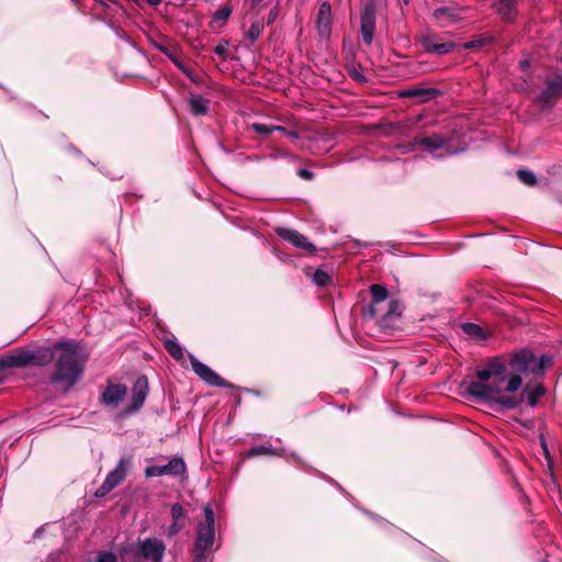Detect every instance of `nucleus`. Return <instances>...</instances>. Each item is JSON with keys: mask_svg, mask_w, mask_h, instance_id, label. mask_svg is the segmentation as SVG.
<instances>
[{"mask_svg": "<svg viewBox=\"0 0 562 562\" xmlns=\"http://www.w3.org/2000/svg\"><path fill=\"white\" fill-rule=\"evenodd\" d=\"M89 355L75 339L55 341L49 384L64 394L69 393L83 378Z\"/></svg>", "mask_w": 562, "mask_h": 562, "instance_id": "nucleus-1", "label": "nucleus"}, {"mask_svg": "<svg viewBox=\"0 0 562 562\" xmlns=\"http://www.w3.org/2000/svg\"><path fill=\"white\" fill-rule=\"evenodd\" d=\"M167 547L162 539L147 537L138 539L135 547H120L121 555L133 554V562H162Z\"/></svg>", "mask_w": 562, "mask_h": 562, "instance_id": "nucleus-2", "label": "nucleus"}, {"mask_svg": "<svg viewBox=\"0 0 562 562\" xmlns=\"http://www.w3.org/2000/svg\"><path fill=\"white\" fill-rule=\"evenodd\" d=\"M55 342L50 346H38L34 349H16L8 355L12 368L29 366L46 367L54 358Z\"/></svg>", "mask_w": 562, "mask_h": 562, "instance_id": "nucleus-3", "label": "nucleus"}, {"mask_svg": "<svg viewBox=\"0 0 562 562\" xmlns=\"http://www.w3.org/2000/svg\"><path fill=\"white\" fill-rule=\"evenodd\" d=\"M204 520L198 522L193 547L195 551H213L215 543V515L211 505L203 507Z\"/></svg>", "mask_w": 562, "mask_h": 562, "instance_id": "nucleus-4", "label": "nucleus"}, {"mask_svg": "<svg viewBox=\"0 0 562 562\" xmlns=\"http://www.w3.org/2000/svg\"><path fill=\"white\" fill-rule=\"evenodd\" d=\"M477 381H471L468 383L465 391L469 395L477 400H490L494 398V395L503 392V389L494 383H486L490 379L495 378L493 373L486 368V366L477 370Z\"/></svg>", "mask_w": 562, "mask_h": 562, "instance_id": "nucleus-5", "label": "nucleus"}, {"mask_svg": "<svg viewBox=\"0 0 562 562\" xmlns=\"http://www.w3.org/2000/svg\"><path fill=\"white\" fill-rule=\"evenodd\" d=\"M416 144L423 149L432 154L437 158H442L448 155H457L462 149L453 148L451 139L438 133L424 136L416 139Z\"/></svg>", "mask_w": 562, "mask_h": 562, "instance_id": "nucleus-6", "label": "nucleus"}, {"mask_svg": "<svg viewBox=\"0 0 562 562\" xmlns=\"http://www.w3.org/2000/svg\"><path fill=\"white\" fill-rule=\"evenodd\" d=\"M544 89L535 99L542 108H552L562 97V75L557 74L544 81Z\"/></svg>", "mask_w": 562, "mask_h": 562, "instance_id": "nucleus-7", "label": "nucleus"}, {"mask_svg": "<svg viewBox=\"0 0 562 562\" xmlns=\"http://www.w3.org/2000/svg\"><path fill=\"white\" fill-rule=\"evenodd\" d=\"M376 7L373 1L367 2L360 14V31L363 42L369 46L375 32Z\"/></svg>", "mask_w": 562, "mask_h": 562, "instance_id": "nucleus-8", "label": "nucleus"}, {"mask_svg": "<svg viewBox=\"0 0 562 562\" xmlns=\"http://www.w3.org/2000/svg\"><path fill=\"white\" fill-rule=\"evenodd\" d=\"M187 471L186 462L180 457H173L165 465H151L145 469L146 477H158L162 475H182Z\"/></svg>", "mask_w": 562, "mask_h": 562, "instance_id": "nucleus-9", "label": "nucleus"}, {"mask_svg": "<svg viewBox=\"0 0 562 562\" xmlns=\"http://www.w3.org/2000/svg\"><path fill=\"white\" fill-rule=\"evenodd\" d=\"M193 372L205 383L212 386H226L225 380L213 371L209 366L198 360L194 356H189Z\"/></svg>", "mask_w": 562, "mask_h": 562, "instance_id": "nucleus-10", "label": "nucleus"}, {"mask_svg": "<svg viewBox=\"0 0 562 562\" xmlns=\"http://www.w3.org/2000/svg\"><path fill=\"white\" fill-rule=\"evenodd\" d=\"M149 391L148 379L142 375L136 379L132 389L131 404L125 408V413L132 414L140 409Z\"/></svg>", "mask_w": 562, "mask_h": 562, "instance_id": "nucleus-11", "label": "nucleus"}, {"mask_svg": "<svg viewBox=\"0 0 562 562\" xmlns=\"http://www.w3.org/2000/svg\"><path fill=\"white\" fill-rule=\"evenodd\" d=\"M127 394V387L122 383L108 381L101 393V403L105 406L117 407Z\"/></svg>", "mask_w": 562, "mask_h": 562, "instance_id": "nucleus-12", "label": "nucleus"}, {"mask_svg": "<svg viewBox=\"0 0 562 562\" xmlns=\"http://www.w3.org/2000/svg\"><path fill=\"white\" fill-rule=\"evenodd\" d=\"M277 234L283 240L292 244L294 247L314 254L316 247L308 240L306 236L291 228H278Z\"/></svg>", "mask_w": 562, "mask_h": 562, "instance_id": "nucleus-13", "label": "nucleus"}, {"mask_svg": "<svg viewBox=\"0 0 562 562\" xmlns=\"http://www.w3.org/2000/svg\"><path fill=\"white\" fill-rule=\"evenodd\" d=\"M419 43L426 53L435 54L438 56L447 55L457 47V44L450 41L445 43H436L435 35L430 34L422 35Z\"/></svg>", "mask_w": 562, "mask_h": 562, "instance_id": "nucleus-14", "label": "nucleus"}, {"mask_svg": "<svg viewBox=\"0 0 562 562\" xmlns=\"http://www.w3.org/2000/svg\"><path fill=\"white\" fill-rule=\"evenodd\" d=\"M316 30L321 37L328 38L331 32V5L324 1L317 12Z\"/></svg>", "mask_w": 562, "mask_h": 562, "instance_id": "nucleus-15", "label": "nucleus"}, {"mask_svg": "<svg viewBox=\"0 0 562 562\" xmlns=\"http://www.w3.org/2000/svg\"><path fill=\"white\" fill-rule=\"evenodd\" d=\"M491 5L503 22L512 23L516 20L517 0H492Z\"/></svg>", "mask_w": 562, "mask_h": 562, "instance_id": "nucleus-16", "label": "nucleus"}, {"mask_svg": "<svg viewBox=\"0 0 562 562\" xmlns=\"http://www.w3.org/2000/svg\"><path fill=\"white\" fill-rule=\"evenodd\" d=\"M370 293L372 295V301L363 308V316L367 318H373L376 316V305L384 302L389 295V291L383 284H372L370 286Z\"/></svg>", "mask_w": 562, "mask_h": 562, "instance_id": "nucleus-17", "label": "nucleus"}, {"mask_svg": "<svg viewBox=\"0 0 562 562\" xmlns=\"http://www.w3.org/2000/svg\"><path fill=\"white\" fill-rule=\"evenodd\" d=\"M440 94L436 88H409L398 92L400 98H415L420 102H426L435 99Z\"/></svg>", "mask_w": 562, "mask_h": 562, "instance_id": "nucleus-18", "label": "nucleus"}, {"mask_svg": "<svg viewBox=\"0 0 562 562\" xmlns=\"http://www.w3.org/2000/svg\"><path fill=\"white\" fill-rule=\"evenodd\" d=\"M402 314V304L397 300H391L386 313L379 319V326L383 329L394 327V321Z\"/></svg>", "mask_w": 562, "mask_h": 562, "instance_id": "nucleus-19", "label": "nucleus"}, {"mask_svg": "<svg viewBox=\"0 0 562 562\" xmlns=\"http://www.w3.org/2000/svg\"><path fill=\"white\" fill-rule=\"evenodd\" d=\"M128 464L130 460L122 458L117 462L116 467L111 472H109L104 481L109 484L110 487L115 488L124 481Z\"/></svg>", "mask_w": 562, "mask_h": 562, "instance_id": "nucleus-20", "label": "nucleus"}, {"mask_svg": "<svg viewBox=\"0 0 562 562\" xmlns=\"http://www.w3.org/2000/svg\"><path fill=\"white\" fill-rule=\"evenodd\" d=\"M232 12H233V8H232V5L229 3H226V4L222 5L211 16V21L209 23V26L212 30L222 29L227 23L228 19L232 15Z\"/></svg>", "mask_w": 562, "mask_h": 562, "instance_id": "nucleus-21", "label": "nucleus"}, {"mask_svg": "<svg viewBox=\"0 0 562 562\" xmlns=\"http://www.w3.org/2000/svg\"><path fill=\"white\" fill-rule=\"evenodd\" d=\"M432 15L437 20H443L449 23H454L462 19L461 10L453 7H441L434 10Z\"/></svg>", "mask_w": 562, "mask_h": 562, "instance_id": "nucleus-22", "label": "nucleus"}, {"mask_svg": "<svg viewBox=\"0 0 562 562\" xmlns=\"http://www.w3.org/2000/svg\"><path fill=\"white\" fill-rule=\"evenodd\" d=\"M188 105L193 115L200 116L207 114L210 101L201 95H191Z\"/></svg>", "mask_w": 562, "mask_h": 562, "instance_id": "nucleus-23", "label": "nucleus"}, {"mask_svg": "<svg viewBox=\"0 0 562 562\" xmlns=\"http://www.w3.org/2000/svg\"><path fill=\"white\" fill-rule=\"evenodd\" d=\"M544 393L546 389L542 384L527 385L524 390L522 396L526 395L528 405L530 407H535Z\"/></svg>", "mask_w": 562, "mask_h": 562, "instance_id": "nucleus-24", "label": "nucleus"}, {"mask_svg": "<svg viewBox=\"0 0 562 562\" xmlns=\"http://www.w3.org/2000/svg\"><path fill=\"white\" fill-rule=\"evenodd\" d=\"M532 360L533 355L531 352L521 350L514 355L510 364L514 369L518 371H527Z\"/></svg>", "mask_w": 562, "mask_h": 562, "instance_id": "nucleus-25", "label": "nucleus"}, {"mask_svg": "<svg viewBox=\"0 0 562 562\" xmlns=\"http://www.w3.org/2000/svg\"><path fill=\"white\" fill-rule=\"evenodd\" d=\"M488 401H494L495 403L508 408L513 409L518 407L522 403V395L516 396V395H506L498 393L494 395V398H490Z\"/></svg>", "mask_w": 562, "mask_h": 562, "instance_id": "nucleus-26", "label": "nucleus"}, {"mask_svg": "<svg viewBox=\"0 0 562 562\" xmlns=\"http://www.w3.org/2000/svg\"><path fill=\"white\" fill-rule=\"evenodd\" d=\"M263 22L256 20L251 23L249 30L245 33V40L249 42V46L252 45L261 35L263 31Z\"/></svg>", "mask_w": 562, "mask_h": 562, "instance_id": "nucleus-27", "label": "nucleus"}, {"mask_svg": "<svg viewBox=\"0 0 562 562\" xmlns=\"http://www.w3.org/2000/svg\"><path fill=\"white\" fill-rule=\"evenodd\" d=\"M493 36L488 35V34H482V35H479L476 36L475 38L469 41V42H465L461 45V47L463 49H474V48H480V47H483V46H486L488 44H491L493 42Z\"/></svg>", "mask_w": 562, "mask_h": 562, "instance_id": "nucleus-28", "label": "nucleus"}, {"mask_svg": "<svg viewBox=\"0 0 562 562\" xmlns=\"http://www.w3.org/2000/svg\"><path fill=\"white\" fill-rule=\"evenodd\" d=\"M486 368H488V370L493 373V375L495 378L497 376H501L499 379V383L504 382L506 380V376H504L503 374L506 372V364L498 360V359H492L490 361L486 362Z\"/></svg>", "mask_w": 562, "mask_h": 562, "instance_id": "nucleus-29", "label": "nucleus"}, {"mask_svg": "<svg viewBox=\"0 0 562 562\" xmlns=\"http://www.w3.org/2000/svg\"><path fill=\"white\" fill-rule=\"evenodd\" d=\"M280 456L279 451L274 448H272V446H254L251 447L247 453H246V457L247 458H254V457H258V456Z\"/></svg>", "mask_w": 562, "mask_h": 562, "instance_id": "nucleus-30", "label": "nucleus"}, {"mask_svg": "<svg viewBox=\"0 0 562 562\" xmlns=\"http://www.w3.org/2000/svg\"><path fill=\"white\" fill-rule=\"evenodd\" d=\"M164 347L173 359L178 361L183 359V350L177 340L167 339L164 342Z\"/></svg>", "mask_w": 562, "mask_h": 562, "instance_id": "nucleus-31", "label": "nucleus"}, {"mask_svg": "<svg viewBox=\"0 0 562 562\" xmlns=\"http://www.w3.org/2000/svg\"><path fill=\"white\" fill-rule=\"evenodd\" d=\"M249 128L260 135H269L278 130L277 125L265 123H252Z\"/></svg>", "mask_w": 562, "mask_h": 562, "instance_id": "nucleus-32", "label": "nucleus"}, {"mask_svg": "<svg viewBox=\"0 0 562 562\" xmlns=\"http://www.w3.org/2000/svg\"><path fill=\"white\" fill-rule=\"evenodd\" d=\"M313 281L319 286H326L331 281V278L326 271L316 269L313 274Z\"/></svg>", "mask_w": 562, "mask_h": 562, "instance_id": "nucleus-33", "label": "nucleus"}, {"mask_svg": "<svg viewBox=\"0 0 562 562\" xmlns=\"http://www.w3.org/2000/svg\"><path fill=\"white\" fill-rule=\"evenodd\" d=\"M462 328H463V331L470 336H475L479 338L484 337V331H483L482 327L474 323H465L462 325Z\"/></svg>", "mask_w": 562, "mask_h": 562, "instance_id": "nucleus-34", "label": "nucleus"}, {"mask_svg": "<svg viewBox=\"0 0 562 562\" xmlns=\"http://www.w3.org/2000/svg\"><path fill=\"white\" fill-rule=\"evenodd\" d=\"M518 179L528 186H535L537 183V178L533 172L525 169H520L517 171Z\"/></svg>", "mask_w": 562, "mask_h": 562, "instance_id": "nucleus-35", "label": "nucleus"}, {"mask_svg": "<svg viewBox=\"0 0 562 562\" xmlns=\"http://www.w3.org/2000/svg\"><path fill=\"white\" fill-rule=\"evenodd\" d=\"M521 378L518 374H513L507 379V385L504 389L506 392L513 393L521 385Z\"/></svg>", "mask_w": 562, "mask_h": 562, "instance_id": "nucleus-36", "label": "nucleus"}, {"mask_svg": "<svg viewBox=\"0 0 562 562\" xmlns=\"http://www.w3.org/2000/svg\"><path fill=\"white\" fill-rule=\"evenodd\" d=\"M228 41L223 40L221 41L215 47L214 53L222 57L224 60L228 58Z\"/></svg>", "mask_w": 562, "mask_h": 562, "instance_id": "nucleus-37", "label": "nucleus"}, {"mask_svg": "<svg viewBox=\"0 0 562 562\" xmlns=\"http://www.w3.org/2000/svg\"><path fill=\"white\" fill-rule=\"evenodd\" d=\"M171 516L173 520L184 521L186 512L181 504L176 503L171 506Z\"/></svg>", "mask_w": 562, "mask_h": 562, "instance_id": "nucleus-38", "label": "nucleus"}, {"mask_svg": "<svg viewBox=\"0 0 562 562\" xmlns=\"http://www.w3.org/2000/svg\"><path fill=\"white\" fill-rule=\"evenodd\" d=\"M184 528V521L173 520L167 529V536L172 538L177 536Z\"/></svg>", "mask_w": 562, "mask_h": 562, "instance_id": "nucleus-39", "label": "nucleus"}, {"mask_svg": "<svg viewBox=\"0 0 562 562\" xmlns=\"http://www.w3.org/2000/svg\"><path fill=\"white\" fill-rule=\"evenodd\" d=\"M211 551H195V548H192V562H212L210 560Z\"/></svg>", "mask_w": 562, "mask_h": 562, "instance_id": "nucleus-40", "label": "nucleus"}, {"mask_svg": "<svg viewBox=\"0 0 562 562\" xmlns=\"http://www.w3.org/2000/svg\"><path fill=\"white\" fill-rule=\"evenodd\" d=\"M94 562H117V557L110 551H101L98 553Z\"/></svg>", "mask_w": 562, "mask_h": 562, "instance_id": "nucleus-41", "label": "nucleus"}, {"mask_svg": "<svg viewBox=\"0 0 562 562\" xmlns=\"http://www.w3.org/2000/svg\"><path fill=\"white\" fill-rule=\"evenodd\" d=\"M12 368L8 355L0 356V384L4 381V370Z\"/></svg>", "mask_w": 562, "mask_h": 562, "instance_id": "nucleus-42", "label": "nucleus"}, {"mask_svg": "<svg viewBox=\"0 0 562 562\" xmlns=\"http://www.w3.org/2000/svg\"><path fill=\"white\" fill-rule=\"evenodd\" d=\"M113 488L109 486V484L103 481V483L101 484L100 487L97 488L94 495L95 497H104L105 495H108Z\"/></svg>", "mask_w": 562, "mask_h": 562, "instance_id": "nucleus-43", "label": "nucleus"}, {"mask_svg": "<svg viewBox=\"0 0 562 562\" xmlns=\"http://www.w3.org/2000/svg\"><path fill=\"white\" fill-rule=\"evenodd\" d=\"M169 57L179 70H181L189 78L191 77L189 69L178 58L172 57L171 55H169Z\"/></svg>", "mask_w": 562, "mask_h": 562, "instance_id": "nucleus-44", "label": "nucleus"}, {"mask_svg": "<svg viewBox=\"0 0 562 562\" xmlns=\"http://www.w3.org/2000/svg\"><path fill=\"white\" fill-rule=\"evenodd\" d=\"M297 176L304 180H313L314 179V172L311 170L301 168L297 170Z\"/></svg>", "mask_w": 562, "mask_h": 562, "instance_id": "nucleus-45", "label": "nucleus"}, {"mask_svg": "<svg viewBox=\"0 0 562 562\" xmlns=\"http://www.w3.org/2000/svg\"><path fill=\"white\" fill-rule=\"evenodd\" d=\"M278 13H279V11H278L277 7L270 10L268 20H267L268 25L272 24L276 21V19L278 18Z\"/></svg>", "mask_w": 562, "mask_h": 562, "instance_id": "nucleus-46", "label": "nucleus"}, {"mask_svg": "<svg viewBox=\"0 0 562 562\" xmlns=\"http://www.w3.org/2000/svg\"><path fill=\"white\" fill-rule=\"evenodd\" d=\"M551 364V358L548 356H541L540 358V367L542 369L549 367Z\"/></svg>", "mask_w": 562, "mask_h": 562, "instance_id": "nucleus-47", "label": "nucleus"}, {"mask_svg": "<svg viewBox=\"0 0 562 562\" xmlns=\"http://www.w3.org/2000/svg\"><path fill=\"white\" fill-rule=\"evenodd\" d=\"M353 79H356L357 81L359 82H364L366 81V77L357 71H355V74L351 76Z\"/></svg>", "mask_w": 562, "mask_h": 562, "instance_id": "nucleus-48", "label": "nucleus"}, {"mask_svg": "<svg viewBox=\"0 0 562 562\" xmlns=\"http://www.w3.org/2000/svg\"><path fill=\"white\" fill-rule=\"evenodd\" d=\"M94 1L100 4H104V0H94ZM111 3L120 9H123V7L121 5V3L117 0H111Z\"/></svg>", "mask_w": 562, "mask_h": 562, "instance_id": "nucleus-49", "label": "nucleus"}, {"mask_svg": "<svg viewBox=\"0 0 562 562\" xmlns=\"http://www.w3.org/2000/svg\"><path fill=\"white\" fill-rule=\"evenodd\" d=\"M289 138H292V139H297L299 138V133L295 132V131H289L286 132V135Z\"/></svg>", "mask_w": 562, "mask_h": 562, "instance_id": "nucleus-50", "label": "nucleus"}, {"mask_svg": "<svg viewBox=\"0 0 562 562\" xmlns=\"http://www.w3.org/2000/svg\"><path fill=\"white\" fill-rule=\"evenodd\" d=\"M529 66H530L529 60L524 59V60H521V61H520V68H521L522 70H526Z\"/></svg>", "mask_w": 562, "mask_h": 562, "instance_id": "nucleus-51", "label": "nucleus"}, {"mask_svg": "<svg viewBox=\"0 0 562 562\" xmlns=\"http://www.w3.org/2000/svg\"><path fill=\"white\" fill-rule=\"evenodd\" d=\"M146 2L151 7H157L160 4L161 0H146Z\"/></svg>", "mask_w": 562, "mask_h": 562, "instance_id": "nucleus-52", "label": "nucleus"}, {"mask_svg": "<svg viewBox=\"0 0 562 562\" xmlns=\"http://www.w3.org/2000/svg\"><path fill=\"white\" fill-rule=\"evenodd\" d=\"M540 440H541V447H542V449H543V451H544V453L547 456L548 454V448H547L546 440H544V438L542 436H541Z\"/></svg>", "mask_w": 562, "mask_h": 562, "instance_id": "nucleus-53", "label": "nucleus"}, {"mask_svg": "<svg viewBox=\"0 0 562 562\" xmlns=\"http://www.w3.org/2000/svg\"><path fill=\"white\" fill-rule=\"evenodd\" d=\"M278 156H279V157H284V158H292V157H293V156H292L290 153H288V151H280V153L278 154Z\"/></svg>", "mask_w": 562, "mask_h": 562, "instance_id": "nucleus-54", "label": "nucleus"}, {"mask_svg": "<svg viewBox=\"0 0 562 562\" xmlns=\"http://www.w3.org/2000/svg\"><path fill=\"white\" fill-rule=\"evenodd\" d=\"M277 128L279 130H274V132H281L284 135H286V132H289V130H286L284 126L277 125Z\"/></svg>", "mask_w": 562, "mask_h": 562, "instance_id": "nucleus-55", "label": "nucleus"}, {"mask_svg": "<svg viewBox=\"0 0 562 562\" xmlns=\"http://www.w3.org/2000/svg\"><path fill=\"white\" fill-rule=\"evenodd\" d=\"M110 3H111V0H104V4H101V5L104 8H109Z\"/></svg>", "mask_w": 562, "mask_h": 562, "instance_id": "nucleus-56", "label": "nucleus"}, {"mask_svg": "<svg viewBox=\"0 0 562 562\" xmlns=\"http://www.w3.org/2000/svg\"><path fill=\"white\" fill-rule=\"evenodd\" d=\"M160 50H161L162 53H165V54L169 55V54H168V49H167V48H165V47H160Z\"/></svg>", "mask_w": 562, "mask_h": 562, "instance_id": "nucleus-57", "label": "nucleus"}, {"mask_svg": "<svg viewBox=\"0 0 562 562\" xmlns=\"http://www.w3.org/2000/svg\"><path fill=\"white\" fill-rule=\"evenodd\" d=\"M292 458H293L295 461H300V458H299L295 453H292Z\"/></svg>", "mask_w": 562, "mask_h": 562, "instance_id": "nucleus-58", "label": "nucleus"}, {"mask_svg": "<svg viewBox=\"0 0 562 562\" xmlns=\"http://www.w3.org/2000/svg\"><path fill=\"white\" fill-rule=\"evenodd\" d=\"M254 4H258L259 2H261L262 0H251Z\"/></svg>", "mask_w": 562, "mask_h": 562, "instance_id": "nucleus-59", "label": "nucleus"}, {"mask_svg": "<svg viewBox=\"0 0 562 562\" xmlns=\"http://www.w3.org/2000/svg\"><path fill=\"white\" fill-rule=\"evenodd\" d=\"M80 0H71L72 3L78 4Z\"/></svg>", "mask_w": 562, "mask_h": 562, "instance_id": "nucleus-60", "label": "nucleus"}]
</instances>
